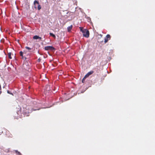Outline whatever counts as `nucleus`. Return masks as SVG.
I'll list each match as a JSON object with an SVG mask.
<instances>
[{
	"instance_id": "nucleus-1",
	"label": "nucleus",
	"mask_w": 155,
	"mask_h": 155,
	"mask_svg": "<svg viewBox=\"0 0 155 155\" xmlns=\"http://www.w3.org/2000/svg\"><path fill=\"white\" fill-rule=\"evenodd\" d=\"M34 7L35 9L37 8L38 10H39L41 8V5L39 4V2L37 1H35L34 2Z\"/></svg>"
},
{
	"instance_id": "nucleus-2",
	"label": "nucleus",
	"mask_w": 155,
	"mask_h": 155,
	"mask_svg": "<svg viewBox=\"0 0 155 155\" xmlns=\"http://www.w3.org/2000/svg\"><path fill=\"white\" fill-rule=\"evenodd\" d=\"M83 33V36L84 37L86 38H88L89 37V31L88 30L85 29V31Z\"/></svg>"
},
{
	"instance_id": "nucleus-3",
	"label": "nucleus",
	"mask_w": 155,
	"mask_h": 155,
	"mask_svg": "<svg viewBox=\"0 0 155 155\" xmlns=\"http://www.w3.org/2000/svg\"><path fill=\"white\" fill-rule=\"evenodd\" d=\"M45 50H53L54 49V48L51 46H48L45 47Z\"/></svg>"
},
{
	"instance_id": "nucleus-4",
	"label": "nucleus",
	"mask_w": 155,
	"mask_h": 155,
	"mask_svg": "<svg viewBox=\"0 0 155 155\" xmlns=\"http://www.w3.org/2000/svg\"><path fill=\"white\" fill-rule=\"evenodd\" d=\"M93 73V71H91L90 72H88L85 76V78H87L90 75L92 74Z\"/></svg>"
},
{
	"instance_id": "nucleus-5",
	"label": "nucleus",
	"mask_w": 155,
	"mask_h": 155,
	"mask_svg": "<svg viewBox=\"0 0 155 155\" xmlns=\"http://www.w3.org/2000/svg\"><path fill=\"white\" fill-rule=\"evenodd\" d=\"M33 38L34 39H41V38L37 35H35L33 37Z\"/></svg>"
},
{
	"instance_id": "nucleus-6",
	"label": "nucleus",
	"mask_w": 155,
	"mask_h": 155,
	"mask_svg": "<svg viewBox=\"0 0 155 155\" xmlns=\"http://www.w3.org/2000/svg\"><path fill=\"white\" fill-rule=\"evenodd\" d=\"M20 55L22 57V58L23 59H25V60L26 59V58L25 57H24L23 56V52L22 51H20Z\"/></svg>"
},
{
	"instance_id": "nucleus-7",
	"label": "nucleus",
	"mask_w": 155,
	"mask_h": 155,
	"mask_svg": "<svg viewBox=\"0 0 155 155\" xmlns=\"http://www.w3.org/2000/svg\"><path fill=\"white\" fill-rule=\"evenodd\" d=\"M72 25H71L69 26H68L67 28L68 31H70L71 30V29H72Z\"/></svg>"
},
{
	"instance_id": "nucleus-8",
	"label": "nucleus",
	"mask_w": 155,
	"mask_h": 155,
	"mask_svg": "<svg viewBox=\"0 0 155 155\" xmlns=\"http://www.w3.org/2000/svg\"><path fill=\"white\" fill-rule=\"evenodd\" d=\"M106 38L107 39H108V40L110 39V37L109 35H107L106 37Z\"/></svg>"
},
{
	"instance_id": "nucleus-9",
	"label": "nucleus",
	"mask_w": 155,
	"mask_h": 155,
	"mask_svg": "<svg viewBox=\"0 0 155 155\" xmlns=\"http://www.w3.org/2000/svg\"><path fill=\"white\" fill-rule=\"evenodd\" d=\"M15 152L16 153L18 154V155H22V154L19 151L17 150H15Z\"/></svg>"
},
{
	"instance_id": "nucleus-10",
	"label": "nucleus",
	"mask_w": 155,
	"mask_h": 155,
	"mask_svg": "<svg viewBox=\"0 0 155 155\" xmlns=\"http://www.w3.org/2000/svg\"><path fill=\"white\" fill-rule=\"evenodd\" d=\"M49 34L51 36H52L54 38H55V37H56L55 36L54 34H53L52 33H50Z\"/></svg>"
},
{
	"instance_id": "nucleus-11",
	"label": "nucleus",
	"mask_w": 155,
	"mask_h": 155,
	"mask_svg": "<svg viewBox=\"0 0 155 155\" xmlns=\"http://www.w3.org/2000/svg\"><path fill=\"white\" fill-rule=\"evenodd\" d=\"M81 31H82V33L84 32L85 29H84L82 27H80Z\"/></svg>"
},
{
	"instance_id": "nucleus-12",
	"label": "nucleus",
	"mask_w": 155,
	"mask_h": 155,
	"mask_svg": "<svg viewBox=\"0 0 155 155\" xmlns=\"http://www.w3.org/2000/svg\"><path fill=\"white\" fill-rule=\"evenodd\" d=\"M11 53H9L8 54V58L10 59H12V57H11Z\"/></svg>"
},
{
	"instance_id": "nucleus-13",
	"label": "nucleus",
	"mask_w": 155,
	"mask_h": 155,
	"mask_svg": "<svg viewBox=\"0 0 155 155\" xmlns=\"http://www.w3.org/2000/svg\"><path fill=\"white\" fill-rule=\"evenodd\" d=\"M108 41V39H107L106 38H105L104 39V42L105 43H107Z\"/></svg>"
},
{
	"instance_id": "nucleus-14",
	"label": "nucleus",
	"mask_w": 155,
	"mask_h": 155,
	"mask_svg": "<svg viewBox=\"0 0 155 155\" xmlns=\"http://www.w3.org/2000/svg\"><path fill=\"white\" fill-rule=\"evenodd\" d=\"M86 78H85V76L84 77V78H83V79L82 80V82L84 83V81L85 80Z\"/></svg>"
},
{
	"instance_id": "nucleus-15",
	"label": "nucleus",
	"mask_w": 155,
	"mask_h": 155,
	"mask_svg": "<svg viewBox=\"0 0 155 155\" xmlns=\"http://www.w3.org/2000/svg\"><path fill=\"white\" fill-rule=\"evenodd\" d=\"M25 48H26V49H28V50H31V48H29V47H25Z\"/></svg>"
},
{
	"instance_id": "nucleus-16",
	"label": "nucleus",
	"mask_w": 155,
	"mask_h": 155,
	"mask_svg": "<svg viewBox=\"0 0 155 155\" xmlns=\"http://www.w3.org/2000/svg\"><path fill=\"white\" fill-rule=\"evenodd\" d=\"M7 93H8V94H12V93H10V91H7Z\"/></svg>"
},
{
	"instance_id": "nucleus-17",
	"label": "nucleus",
	"mask_w": 155,
	"mask_h": 155,
	"mask_svg": "<svg viewBox=\"0 0 155 155\" xmlns=\"http://www.w3.org/2000/svg\"><path fill=\"white\" fill-rule=\"evenodd\" d=\"M39 110V109H34V110Z\"/></svg>"
},
{
	"instance_id": "nucleus-18",
	"label": "nucleus",
	"mask_w": 155,
	"mask_h": 155,
	"mask_svg": "<svg viewBox=\"0 0 155 155\" xmlns=\"http://www.w3.org/2000/svg\"><path fill=\"white\" fill-rule=\"evenodd\" d=\"M2 92L1 91H0V94H1Z\"/></svg>"
},
{
	"instance_id": "nucleus-19",
	"label": "nucleus",
	"mask_w": 155,
	"mask_h": 155,
	"mask_svg": "<svg viewBox=\"0 0 155 155\" xmlns=\"http://www.w3.org/2000/svg\"><path fill=\"white\" fill-rule=\"evenodd\" d=\"M84 91H81V93H83L84 92Z\"/></svg>"
}]
</instances>
